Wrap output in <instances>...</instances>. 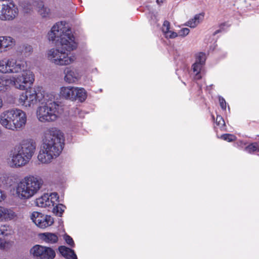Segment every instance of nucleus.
Listing matches in <instances>:
<instances>
[{
    "label": "nucleus",
    "instance_id": "nucleus-1",
    "mask_svg": "<svg viewBox=\"0 0 259 259\" xmlns=\"http://www.w3.org/2000/svg\"><path fill=\"white\" fill-rule=\"evenodd\" d=\"M50 40L56 41L58 49H51L48 53V59L56 65L63 66L72 63L74 56H69L68 52L75 50L77 46L71 30L65 21L56 23L48 33Z\"/></svg>",
    "mask_w": 259,
    "mask_h": 259
},
{
    "label": "nucleus",
    "instance_id": "nucleus-2",
    "mask_svg": "<svg viewBox=\"0 0 259 259\" xmlns=\"http://www.w3.org/2000/svg\"><path fill=\"white\" fill-rule=\"evenodd\" d=\"M26 63L22 60L4 58L0 60V73L15 74L18 76L0 75V93L10 90L12 86L20 90H25L32 84L34 76L32 72L26 69Z\"/></svg>",
    "mask_w": 259,
    "mask_h": 259
},
{
    "label": "nucleus",
    "instance_id": "nucleus-3",
    "mask_svg": "<svg viewBox=\"0 0 259 259\" xmlns=\"http://www.w3.org/2000/svg\"><path fill=\"white\" fill-rule=\"evenodd\" d=\"M63 133L56 127H50L44 133V143L37 156L42 163H49L61 153L64 146Z\"/></svg>",
    "mask_w": 259,
    "mask_h": 259
},
{
    "label": "nucleus",
    "instance_id": "nucleus-4",
    "mask_svg": "<svg viewBox=\"0 0 259 259\" xmlns=\"http://www.w3.org/2000/svg\"><path fill=\"white\" fill-rule=\"evenodd\" d=\"M36 148L31 140L24 141L9 153L7 163L12 168H19L26 165L31 159Z\"/></svg>",
    "mask_w": 259,
    "mask_h": 259
},
{
    "label": "nucleus",
    "instance_id": "nucleus-5",
    "mask_svg": "<svg viewBox=\"0 0 259 259\" xmlns=\"http://www.w3.org/2000/svg\"><path fill=\"white\" fill-rule=\"evenodd\" d=\"M42 184L43 181L38 176H26L16 185V193L20 199H30L38 192Z\"/></svg>",
    "mask_w": 259,
    "mask_h": 259
},
{
    "label": "nucleus",
    "instance_id": "nucleus-6",
    "mask_svg": "<svg viewBox=\"0 0 259 259\" xmlns=\"http://www.w3.org/2000/svg\"><path fill=\"white\" fill-rule=\"evenodd\" d=\"M62 112L61 106L55 102H47L38 107L36 116L41 122H50L56 120Z\"/></svg>",
    "mask_w": 259,
    "mask_h": 259
},
{
    "label": "nucleus",
    "instance_id": "nucleus-7",
    "mask_svg": "<svg viewBox=\"0 0 259 259\" xmlns=\"http://www.w3.org/2000/svg\"><path fill=\"white\" fill-rule=\"evenodd\" d=\"M18 14V9L13 0L4 1L0 11V19L11 20L14 19Z\"/></svg>",
    "mask_w": 259,
    "mask_h": 259
},
{
    "label": "nucleus",
    "instance_id": "nucleus-8",
    "mask_svg": "<svg viewBox=\"0 0 259 259\" xmlns=\"http://www.w3.org/2000/svg\"><path fill=\"white\" fill-rule=\"evenodd\" d=\"M41 102V99L35 90L30 89L22 93L19 98V103L25 107H33L37 102Z\"/></svg>",
    "mask_w": 259,
    "mask_h": 259
},
{
    "label": "nucleus",
    "instance_id": "nucleus-9",
    "mask_svg": "<svg viewBox=\"0 0 259 259\" xmlns=\"http://www.w3.org/2000/svg\"><path fill=\"white\" fill-rule=\"evenodd\" d=\"M12 124H16V131L23 128L26 123V115L24 112L18 109L9 110Z\"/></svg>",
    "mask_w": 259,
    "mask_h": 259
},
{
    "label": "nucleus",
    "instance_id": "nucleus-10",
    "mask_svg": "<svg viewBox=\"0 0 259 259\" xmlns=\"http://www.w3.org/2000/svg\"><path fill=\"white\" fill-rule=\"evenodd\" d=\"M30 218L32 222L40 228H47L54 223V219L50 215H46L37 211L32 212Z\"/></svg>",
    "mask_w": 259,
    "mask_h": 259
},
{
    "label": "nucleus",
    "instance_id": "nucleus-11",
    "mask_svg": "<svg viewBox=\"0 0 259 259\" xmlns=\"http://www.w3.org/2000/svg\"><path fill=\"white\" fill-rule=\"evenodd\" d=\"M206 60L205 54L200 52L196 55L195 62L192 65V69L195 75L194 79L199 80L201 78V71Z\"/></svg>",
    "mask_w": 259,
    "mask_h": 259
},
{
    "label": "nucleus",
    "instance_id": "nucleus-12",
    "mask_svg": "<svg viewBox=\"0 0 259 259\" xmlns=\"http://www.w3.org/2000/svg\"><path fill=\"white\" fill-rule=\"evenodd\" d=\"M169 29L170 23L168 21H164L162 27V31L163 33L164 34L165 36L167 38H174L176 37L178 35L182 37H185L186 35H187L190 32V30L188 28H183L181 29L179 31L178 33L174 31H171L169 30Z\"/></svg>",
    "mask_w": 259,
    "mask_h": 259
},
{
    "label": "nucleus",
    "instance_id": "nucleus-13",
    "mask_svg": "<svg viewBox=\"0 0 259 259\" xmlns=\"http://www.w3.org/2000/svg\"><path fill=\"white\" fill-rule=\"evenodd\" d=\"M34 1L33 6L29 5L26 6L25 4L23 7L24 9L30 11L33 9V7H36L38 13L43 18H47L49 16L50 13V10L48 7H46L44 5V0H33Z\"/></svg>",
    "mask_w": 259,
    "mask_h": 259
},
{
    "label": "nucleus",
    "instance_id": "nucleus-14",
    "mask_svg": "<svg viewBox=\"0 0 259 259\" xmlns=\"http://www.w3.org/2000/svg\"><path fill=\"white\" fill-rule=\"evenodd\" d=\"M64 80L66 82L71 83L78 81L81 77V73L78 69L72 67H66L64 71Z\"/></svg>",
    "mask_w": 259,
    "mask_h": 259
},
{
    "label": "nucleus",
    "instance_id": "nucleus-15",
    "mask_svg": "<svg viewBox=\"0 0 259 259\" xmlns=\"http://www.w3.org/2000/svg\"><path fill=\"white\" fill-rule=\"evenodd\" d=\"M0 123L3 126L8 130L16 131V124H14L13 125L11 122L9 110L3 112L1 114Z\"/></svg>",
    "mask_w": 259,
    "mask_h": 259
},
{
    "label": "nucleus",
    "instance_id": "nucleus-16",
    "mask_svg": "<svg viewBox=\"0 0 259 259\" xmlns=\"http://www.w3.org/2000/svg\"><path fill=\"white\" fill-rule=\"evenodd\" d=\"M76 87H63L60 89V96L66 99L74 101L75 99V93Z\"/></svg>",
    "mask_w": 259,
    "mask_h": 259
},
{
    "label": "nucleus",
    "instance_id": "nucleus-17",
    "mask_svg": "<svg viewBox=\"0 0 259 259\" xmlns=\"http://www.w3.org/2000/svg\"><path fill=\"white\" fill-rule=\"evenodd\" d=\"M0 221H9L17 218V214L12 209L2 206Z\"/></svg>",
    "mask_w": 259,
    "mask_h": 259
},
{
    "label": "nucleus",
    "instance_id": "nucleus-18",
    "mask_svg": "<svg viewBox=\"0 0 259 259\" xmlns=\"http://www.w3.org/2000/svg\"><path fill=\"white\" fill-rule=\"evenodd\" d=\"M41 240L48 244H54L57 242L58 236L55 233L46 232L39 234Z\"/></svg>",
    "mask_w": 259,
    "mask_h": 259
},
{
    "label": "nucleus",
    "instance_id": "nucleus-19",
    "mask_svg": "<svg viewBox=\"0 0 259 259\" xmlns=\"http://www.w3.org/2000/svg\"><path fill=\"white\" fill-rule=\"evenodd\" d=\"M60 253L66 259H77V256L73 250L65 246H60L59 248Z\"/></svg>",
    "mask_w": 259,
    "mask_h": 259
},
{
    "label": "nucleus",
    "instance_id": "nucleus-20",
    "mask_svg": "<svg viewBox=\"0 0 259 259\" xmlns=\"http://www.w3.org/2000/svg\"><path fill=\"white\" fill-rule=\"evenodd\" d=\"M36 205L40 207H51L52 205V201L50 200V196L48 194H45L36 200Z\"/></svg>",
    "mask_w": 259,
    "mask_h": 259
},
{
    "label": "nucleus",
    "instance_id": "nucleus-21",
    "mask_svg": "<svg viewBox=\"0 0 259 259\" xmlns=\"http://www.w3.org/2000/svg\"><path fill=\"white\" fill-rule=\"evenodd\" d=\"M15 41L13 38L8 36H0V49L12 47L15 45Z\"/></svg>",
    "mask_w": 259,
    "mask_h": 259
},
{
    "label": "nucleus",
    "instance_id": "nucleus-22",
    "mask_svg": "<svg viewBox=\"0 0 259 259\" xmlns=\"http://www.w3.org/2000/svg\"><path fill=\"white\" fill-rule=\"evenodd\" d=\"M44 246L40 245H35L30 250V252L34 257L41 259Z\"/></svg>",
    "mask_w": 259,
    "mask_h": 259
},
{
    "label": "nucleus",
    "instance_id": "nucleus-23",
    "mask_svg": "<svg viewBox=\"0 0 259 259\" xmlns=\"http://www.w3.org/2000/svg\"><path fill=\"white\" fill-rule=\"evenodd\" d=\"M76 93H75V99L74 100H78L79 101L82 102L87 98V92L85 90L82 88H75Z\"/></svg>",
    "mask_w": 259,
    "mask_h": 259
},
{
    "label": "nucleus",
    "instance_id": "nucleus-24",
    "mask_svg": "<svg viewBox=\"0 0 259 259\" xmlns=\"http://www.w3.org/2000/svg\"><path fill=\"white\" fill-rule=\"evenodd\" d=\"M13 234V231L10 226L2 225L0 227V236L5 238H8L11 236Z\"/></svg>",
    "mask_w": 259,
    "mask_h": 259
},
{
    "label": "nucleus",
    "instance_id": "nucleus-25",
    "mask_svg": "<svg viewBox=\"0 0 259 259\" xmlns=\"http://www.w3.org/2000/svg\"><path fill=\"white\" fill-rule=\"evenodd\" d=\"M41 259H54L56 256L55 250L51 247L44 246Z\"/></svg>",
    "mask_w": 259,
    "mask_h": 259
},
{
    "label": "nucleus",
    "instance_id": "nucleus-26",
    "mask_svg": "<svg viewBox=\"0 0 259 259\" xmlns=\"http://www.w3.org/2000/svg\"><path fill=\"white\" fill-rule=\"evenodd\" d=\"M204 15L202 14L196 15L194 18L190 20L187 23V25L191 27H195L199 23L200 20L203 18Z\"/></svg>",
    "mask_w": 259,
    "mask_h": 259
},
{
    "label": "nucleus",
    "instance_id": "nucleus-27",
    "mask_svg": "<svg viewBox=\"0 0 259 259\" xmlns=\"http://www.w3.org/2000/svg\"><path fill=\"white\" fill-rule=\"evenodd\" d=\"M66 207L61 204L56 205L53 208L54 213H56L59 217H61Z\"/></svg>",
    "mask_w": 259,
    "mask_h": 259
},
{
    "label": "nucleus",
    "instance_id": "nucleus-28",
    "mask_svg": "<svg viewBox=\"0 0 259 259\" xmlns=\"http://www.w3.org/2000/svg\"><path fill=\"white\" fill-rule=\"evenodd\" d=\"M245 150L249 153L255 151H259V146L257 143H253L245 148Z\"/></svg>",
    "mask_w": 259,
    "mask_h": 259
},
{
    "label": "nucleus",
    "instance_id": "nucleus-29",
    "mask_svg": "<svg viewBox=\"0 0 259 259\" xmlns=\"http://www.w3.org/2000/svg\"><path fill=\"white\" fill-rule=\"evenodd\" d=\"M221 138L224 140L228 142L233 141L235 140L236 138L235 136L229 134H223L221 136Z\"/></svg>",
    "mask_w": 259,
    "mask_h": 259
},
{
    "label": "nucleus",
    "instance_id": "nucleus-30",
    "mask_svg": "<svg viewBox=\"0 0 259 259\" xmlns=\"http://www.w3.org/2000/svg\"><path fill=\"white\" fill-rule=\"evenodd\" d=\"M216 124L220 126L221 128L224 129V126L225 125V122L221 116L217 115L216 118Z\"/></svg>",
    "mask_w": 259,
    "mask_h": 259
},
{
    "label": "nucleus",
    "instance_id": "nucleus-31",
    "mask_svg": "<svg viewBox=\"0 0 259 259\" xmlns=\"http://www.w3.org/2000/svg\"><path fill=\"white\" fill-rule=\"evenodd\" d=\"M50 200L52 201V205L51 206H54L56 204V202H57L59 199V196L58 194L56 192L51 193L50 195Z\"/></svg>",
    "mask_w": 259,
    "mask_h": 259
},
{
    "label": "nucleus",
    "instance_id": "nucleus-32",
    "mask_svg": "<svg viewBox=\"0 0 259 259\" xmlns=\"http://www.w3.org/2000/svg\"><path fill=\"white\" fill-rule=\"evenodd\" d=\"M9 242L7 241L5 238L3 239V237L0 236V249H5L6 248H7L9 244Z\"/></svg>",
    "mask_w": 259,
    "mask_h": 259
},
{
    "label": "nucleus",
    "instance_id": "nucleus-33",
    "mask_svg": "<svg viewBox=\"0 0 259 259\" xmlns=\"http://www.w3.org/2000/svg\"><path fill=\"white\" fill-rule=\"evenodd\" d=\"M64 239L65 240L66 242L70 246L73 247L74 245V241L72 238L68 235H65L64 237Z\"/></svg>",
    "mask_w": 259,
    "mask_h": 259
},
{
    "label": "nucleus",
    "instance_id": "nucleus-34",
    "mask_svg": "<svg viewBox=\"0 0 259 259\" xmlns=\"http://www.w3.org/2000/svg\"><path fill=\"white\" fill-rule=\"evenodd\" d=\"M219 102L221 107L223 110L226 109V102L225 100L222 97H219Z\"/></svg>",
    "mask_w": 259,
    "mask_h": 259
},
{
    "label": "nucleus",
    "instance_id": "nucleus-35",
    "mask_svg": "<svg viewBox=\"0 0 259 259\" xmlns=\"http://www.w3.org/2000/svg\"><path fill=\"white\" fill-rule=\"evenodd\" d=\"M33 48L32 47L28 45H26L24 46V51L25 53L30 54L32 52Z\"/></svg>",
    "mask_w": 259,
    "mask_h": 259
},
{
    "label": "nucleus",
    "instance_id": "nucleus-36",
    "mask_svg": "<svg viewBox=\"0 0 259 259\" xmlns=\"http://www.w3.org/2000/svg\"><path fill=\"white\" fill-rule=\"evenodd\" d=\"M6 198L5 194L0 189V202L4 200Z\"/></svg>",
    "mask_w": 259,
    "mask_h": 259
},
{
    "label": "nucleus",
    "instance_id": "nucleus-37",
    "mask_svg": "<svg viewBox=\"0 0 259 259\" xmlns=\"http://www.w3.org/2000/svg\"><path fill=\"white\" fill-rule=\"evenodd\" d=\"M225 26V24H222L221 25L220 27H221V29H219V30H216L214 33H213V35H216L217 34L219 33V32H221L222 30L221 29L223 28V27Z\"/></svg>",
    "mask_w": 259,
    "mask_h": 259
},
{
    "label": "nucleus",
    "instance_id": "nucleus-38",
    "mask_svg": "<svg viewBox=\"0 0 259 259\" xmlns=\"http://www.w3.org/2000/svg\"><path fill=\"white\" fill-rule=\"evenodd\" d=\"M164 1L165 0H156V2H157V4L161 5V4H162L164 2Z\"/></svg>",
    "mask_w": 259,
    "mask_h": 259
},
{
    "label": "nucleus",
    "instance_id": "nucleus-39",
    "mask_svg": "<svg viewBox=\"0 0 259 259\" xmlns=\"http://www.w3.org/2000/svg\"><path fill=\"white\" fill-rule=\"evenodd\" d=\"M3 106V100H2V99L1 98V97H0V109Z\"/></svg>",
    "mask_w": 259,
    "mask_h": 259
}]
</instances>
